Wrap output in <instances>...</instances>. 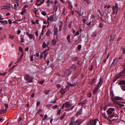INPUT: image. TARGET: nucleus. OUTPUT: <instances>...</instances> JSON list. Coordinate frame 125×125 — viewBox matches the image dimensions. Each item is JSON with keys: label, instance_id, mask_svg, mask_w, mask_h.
Wrapping results in <instances>:
<instances>
[{"label": "nucleus", "instance_id": "nucleus-1", "mask_svg": "<svg viewBox=\"0 0 125 125\" xmlns=\"http://www.w3.org/2000/svg\"><path fill=\"white\" fill-rule=\"evenodd\" d=\"M84 121H81V119L79 118H78L75 120L74 117H72L70 119V122L69 125H79L81 124Z\"/></svg>", "mask_w": 125, "mask_h": 125}, {"label": "nucleus", "instance_id": "nucleus-2", "mask_svg": "<svg viewBox=\"0 0 125 125\" xmlns=\"http://www.w3.org/2000/svg\"><path fill=\"white\" fill-rule=\"evenodd\" d=\"M110 95L111 97V99L115 103L118 104L119 102L117 100H121L123 99L122 97L119 96L114 97V94L113 91H111L110 93Z\"/></svg>", "mask_w": 125, "mask_h": 125}, {"label": "nucleus", "instance_id": "nucleus-3", "mask_svg": "<svg viewBox=\"0 0 125 125\" xmlns=\"http://www.w3.org/2000/svg\"><path fill=\"white\" fill-rule=\"evenodd\" d=\"M63 104L64 105V107L67 108L65 110V111H70L72 110L75 106L74 105L71 107V105L68 102H66L63 103Z\"/></svg>", "mask_w": 125, "mask_h": 125}, {"label": "nucleus", "instance_id": "nucleus-4", "mask_svg": "<svg viewBox=\"0 0 125 125\" xmlns=\"http://www.w3.org/2000/svg\"><path fill=\"white\" fill-rule=\"evenodd\" d=\"M125 75V70L124 69L115 77L113 80V82H115L118 79L122 77L123 76Z\"/></svg>", "mask_w": 125, "mask_h": 125}, {"label": "nucleus", "instance_id": "nucleus-5", "mask_svg": "<svg viewBox=\"0 0 125 125\" xmlns=\"http://www.w3.org/2000/svg\"><path fill=\"white\" fill-rule=\"evenodd\" d=\"M112 9L113 10L112 14H115V15H116L119 10V9L118 7V5L117 3H115V5L113 6Z\"/></svg>", "mask_w": 125, "mask_h": 125}, {"label": "nucleus", "instance_id": "nucleus-6", "mask_svg": "<svg viewBox=\"0 0 125 125\" xmlns=\"http://www.w3.org/2000/svg\"><path fill=\"white\" fill-rule=\"evenodd\" d=\"M99 121L98 118L94 119H90L88 122L87 125H96L97 122Z\"/></svg>", "mask_w": 125, "mask_h": 125}, {"label": "nucleus", "instance_id": "nucleus-7", "mask_svg": "<svg viewBox=\"0 0 125 125\" xmlns=\"http://www.w3.org/2000/svg\"><path fill=\"white\" fill-rule=\"evenodd\" d=\"M100 19L103 22H106L108 21V16L107 14L105 16H104L103 17H101Z\"/></svg>", "mask_w": 125, "mask_h": 125}, {"label": "nucleus", "instance_id": "nucleus-8", "mask_svg": "<svg viewBox=\"0 0 125 125\" xmlns=\"http://www.w3.org/2000/svg\"><path fill=\"white\" fill-rule=\"evenodd\" d=\"M78 81H75L73 82H72V83H71V82H67V84L69 86L71 87H72L75 86H76L77 85Z\"/></svg>", "mask_w": 125, "mask_h": 125}, {"label": "nucleus", "instance_id": "nucleus-9", "mask_svg": "<svg viewBox=\"0 0 125 125\" xmlns=\"http://www.w3.org/2000/svg\"><path fill=\"white\" fill-rule=\"evenodd\" d=\"M59 9L60 10V12H61V10L60 9V6L59 4L55 5L53 7V10H55V12H56L57 9Z\"/></svg>", "mask_w": 125, "mask_h": 125}, {"label": "nucleus", "instance_id": "nucleus-10", "mask_svg": "<svg viewBox=\"0 0 125 125\" xmlns=\"http://www.w3.org/2000/svg\"><path fill=\"white\" fill-rule=\"evenodd\" d=\"M44 2V0H36V4L37 6H39L43 4Z\"/></svg>", "mask_w": 125, "mask_h": 125}, {"label": "nucleus", "instance_id": "nucleus-11", "mask_svg": "<svg viewBox=\"0 0 125 125\" xmlns=\"http://www.w3.org/2000/svg\"><path fill=\"white\" fill-rule=\"evenodd\" d=\"M54 35H57V33L58 32V27H57L56 25H55L54 26Z\"/></svg>", "mask_w": 125, "mask_h": 125}, {"label": "nucleus", "instance_id": "nucleus-12", "mask_svg": "<svg viewBox=\"0 0 125 125\" xmlns=\"http://www.w3.org/2000/svg\"><path fill=\"white\" fill-rule=\"evenodd\" d=\"M67 90L65 89L61 88L60 90V92L61 94H64L66 92Z\"/></svg>", "mask_w": 125, "mask_h": 125}, {"label": "nucleus", "instance_id": "nucleus-13", "mask_svg": "<svg viewBox=\"0 0 125 125\" xmlns=\"http://www.w3.org/2000/svg\"><path fill=\"white\" fill-rule=\"evenodd\" d=\"M58 40L57 36L55 39H52V44L53 45H54L55 44Z\"/></svg>", "mask_w": 125, "mask_h": 125}, {"label": "nucleus", "instance_id": "nucleus-14", "mask_svg": "<svg viewBox=\"0 0 125 125\" xmlns=\"http://www.w3.org/2000/svg\"><path fill=\"white\" fill-rule=\"evenodd\" d=\"M68 3V7L69 9L71 10L73 8V6L71 4V2L70 1H68L67 2Z\"/></svg>", "mask_w": 125, "mask_h": 125}, {"label": "nucleus", "instance_id": "nucleus-15", "mask_svg": "<svg viewBox=\"0 0 125 125\" xmlns=\"http://www.w3.org/2000/svg\"><path fill=\"white\" fill-rule=\"evenodd\" d=\"M26 34L28 36L29 38L30 39H32L34 36L32 34H29L28 32H26Z\"/></svg>", "mask_w": 125, "mask_h": 125}, {"label": "nucleus", "instance_id": "nucleus-16", "mask_svg": "<svg viewBox=\"0 0 125 125\" xmlns=\"http://www.w3.org/2000/svg\"><path fill=\"white\" fill-rule=\"evenodd\" d=\"M49 43H47V44L45 42H43L42 44V47L43 48H44L46 47L49 45Z\"/></svg>", "mask_w": 125, "mask_h": 125}, {"label": "nucleus", "instance_id": "nucleus-17", "mask_svg": "<svg viewBox=\"0 0 125 125\" xmlns=\"http://www.w3.org/2000/svg\"><path fill=\"white\" fill-rule=\"evenodd\" d=\"M115 35H112L111 36V38L110 39V41H113L115 39Z\"/></svg>", "mask_w": 125, "mask_h": 125}, {"label": "nucleus", "instance_id": "nucleus-18", "mask_svg": "<svg viewBox=\"0 0 125 125\" xmlns=\"http://www.w3.org/2000/svg\"><path fill=\"white\" fill-rule=\"evenodd\" d=\"M30 78L29 75H27L25 74L24 75V78L26 80H29Z\"/></svg>", "mask_w": 125, "mask_h": 125}, {"label": "nucleus", "instance_id": "nucleus-19", "mask_svg": "<svg viewBox=\"0 0 125 125\" xmlns=\"http://www.w3.org/2000/svg\"><path fill=\"white\" fill-rule=\"evenodd\" d=\"M103 82H102V79L101 77H100L99 79V82L98 84H99V85H100V87H101V86L102 85V83H103Z\"/></svg>", "mask_w": 125, "mask_h": 125}, {"label": "nucleus", "instance_id": "nucleus-20", "mask_svg": "<svg viewBox=\"0 0 125 125\" xmlns=\"http://www.w3.org/2000/svg\"><path fill=\"white\" fill-rule=\"evenodd\" d=\"M98 89L97 88H94V89L93 91V94L94 95H95L97 93V91Z\"/></svg>", "mask_w": 125, "mask_h": 125}, {"label": "nucleus", "instance_id": "nucleus-21", "mask_svg": "<svg viewBox=\"0 0 125 125\" xmlns=\"http://www.w3.org/2000/svg\"><path fill=\"white\" fill-rule=\"evenodd\" d=\"M118 84H119L120 85L125 84V80H123L120 81L119 83Z\"/></svg>", "mask_w": 125, "mask_h": 125}, {"label": "nucleus", "instance_id": "nucleus-22", "mask_svg": "<svg viewBox=\"0 0 125 125\" xmlns=\"http://www.w3.org/2000/svg\"><path fill=\"white\" fill-rule=\"evenodd\" d=\"M6 112V110L4 109H1L0 110V115L4 113H5Z\"/></svg>", "mask_w": 125, "mask_h": 125}, {"label": "nucleus", "instance_id": "nucleus-23", "mask_svg": "<svg viewBox=\"0 0 125 125\" xmlns=\"http://www.w3.org/2000/svg\"><path fill=\"white\" fill-rule=\"evenodd\" d=\"M102 115L103 116V117L105 119H108V117L106 115V114L105 113H102Z\"/></svg>", "mask_w": 125, "mask_h": 125}, {"label": "nucleus", "instance_id": "nucleus-24", "mask_svg": "<svg viewBox=\"0 0 125 125\" xmlns=\"http://www.w3.org/2000/svg\"><path fill=\"white\" fill-rule=\"evenodd\" d=\"M82 17L83 18L86 17V12L85 11L83 12L82 14Z\"/></svg>", "mask_w": 125, "mask_h": 125}, {"label": "nucleus", "instance_id": "nucleus-25", "mask_svg": "<svg viewBox=\"0 0 125 125\" xmlns=\"http://www.w3.org/2000/svg\"><path fill=\"white\" fill-rule=\"evenodd\" d=\"M62 21H60V24L59 26V31H61L62 29Z\"/></svg>", "mask_w": 125, "mask_h": 125}, {"label": "nucleus", "instance_id": "nucleus-26", "mask_svg": "<svg viewBox=\"0 0 125 125\" xmlns=\"http://www.w3.org/2000/svg\"><path fill=\"white\" fill-rule=\"evenodd\" d=\"M51 31L50 30H48L46 33V35L47 36H49L51 34Z\"/></svg>", "mask_w": 125, "mask_h": 125}, {"label": "nucleus", "instance_id": "nucleus-27", "mask_svg": "<svg viewBox=\"0 0 125 125\" xmlns=\"http://www.w3.org/2000/svg\"><path fill=\"white\" fill-rule=\"evenodd\" d=\"M82 102V105H85L87 103V99H86L85 100H83Z\"/></svg>", "mask_w": 125, "mask_h": 125}, {"label": "nucleus", "instance_id": "nucleus-28", "mask_svg": "<svg viewBox=\"0 0 125 125\" xmlns=\"http://www.w3.org/2000/svg\"><path fill=\"white\" fill-rule=\"evenodd\" d=\"M51 91V90H45L44 91V93L46 94H49L50 92Z\"/></svg>", "mask_w": 125, "mask_h": 125}, {"label": "nucleus", "instance_id": "nucleus-29", "mask_svg": "<svg viewBox=\"0 0 125 125\" xmlns=\"http://www.w3.org/2000/svg\"><path fill=\"white\" fill-rule=\"evenodd\" d=\"M67 39L68 41V42H71V41L70 40V35L69 34L68 35L67 37Z\"/></svg>", "mask_w": 125, "mask_h": 125}, {"label": "nucleus", "instance_id": "nucleus-30", "mask_svg": "<svg viewBox=\"0 0 125 125\" xmlns=\"http://www.w3.org/2000/svg\"><path fill=\"white\" fill-rule=\"evenodd\" d=\"M16 66V65H14L8 71V72H11L12 70H13L14 68H15Z\"/></svg>", "mask_w": 125, "mask_h": 125}, {"label": "nucleus", "instance_id": "nucleus-31", "mask_svg": "<svg viewBox=\"0 0 125 125\" xmlns=\"http://www.w3.org/2000/svg\"><path fill=\"white\" fill-rule=\"evenodd\" d=\"M76 67V65L74 64H73L71 66V68L72 69H74V70H75Z\"/></svg>", "mask_w": 125, "mask_h": 125}, {"label": "nucleus", "instance_id": "nucleus-32", "mask_svg": "<svg viewBox=\"0 0 125 125\" xmlns=\"http://www.w3.org/2000/svg\"><path fill=\"white\" fill-rule=\"evenodd\" d=\"M106 112L108 115H110L112 114V112L110 111V110H109L108 109V110Z\"/></svg>", "mask_w": 125, "mask_h": 125}, {"label": "nucleus", "instance_id": "nucleus-33", "mask_svg": "<svg viewBox=\"0 0 125 125\" xmlns=\"http://www.w3.org/2000/svg\"><path fill=\"white\" fill-rule=\"evenodd\" d=\"M65 7H64L62 11V13L63 15H65Z\"/></svg>", "mask_w": 125, "mask_h": 125}, {"label": "nucleus", "instance_id": "nucleus-34", "mask_svg": "<svg viewBox=\"0 0 125 125\" xmlns=\"http://www.w3.org/2000/svg\"><path fill=\"white\" fill-rule=\"evenodd\" d=\"M82 113V111L81 110L80 111L77 112L76 114L77 115H80Z\"/></svg>", "mask_w": 125, "mask_h": 125}, {"label": "nucleus", "instance_id": "nucleus-35", "mask_svg": "<svg viewBox=\"0 0 125 125\" xmlns=\"http://www.w3.org/2000/svg\"><path fill=\"white\" fill-rule=\"evenodd\" d=\"M65 113H63L62 116H61L60 117V119L61 120H62L63 119V118L65 116Z\"/></svg>", "mask_w": 125, "mask_h": 125}, {"label": "nucleus", "instance_id": "nucleus-36", "mask_svg": "<svg viewBox=\"0 0 125 125\" xmlns=\"http://www.w3.org/2000/svg\"><path fill=\"white\" fill-rule=\"evenodd\" d=\"M7 72L2 73H0V76H4L6 74H7Z\"/></svg>", "mask_w": 125, "mask_h": 125}, {"label": "nucleus", "instance_id": "nucleus-37", "mask_svg": "<svg viewBox=\"0 0 125 125\" xmlns=\"http://www.w3.org/2000/svg\"><path fill=\"white\" fill-rule=\"evenodd\" d=\"M48 53V52H47L46 53H43L44 54V59H46V56L47 55Z\"/></svg>", "mask_w": 125, "mask_h": 125}, {"label": "nucleus", "instance_id": "nucleus-38", "mask_svg": "<svg viewBox=\"0 0 125 125\" xmlns=\"http://www.w3.org/2000/svg\"><path fill=\"white\" fill-rule=\"evenodd\" d=\"M107 105L106 104H105L104 105V111H106V110L107 109Z\"/></svg>", "mask_w": 125, "mask_h": 125}, {"label": "nucleus", "instance_id": "nucleus-39", "mask_svg": "<svg viewBox=\"0 0 125 125\" xmlns=\"http://www.w3.org/2000/svg\"><path fill=\"white\" fill-rule=\"evenodd\" d=\"M14 37V36L13 35H11L10 34L9 35V38L11 39H12Z\"/></svg>", "mask_w": 125, "mask_h": 125}, {"label": "nucleus", "instance_id": "nucleus-40", "mask_svg": "<svg viewBox=\"0 0 125 125\" xmlns=\"http://www.w3.org/2000/svg\"><path fill=\"white\" fill-rule=\"evenodd\" d=\"M87 96L88 97L91 98L92 96V93H88L87 94Z\"/></svg>", "mask_w": 125, "mask_h": 125}, {"label": "nucleus", "instance_id": "nucleus-41", "mask_svg": "<svg viewBox=\"0 0 125 125\" xmlns=\"http://www.w3.org/2000/svg\"><path fill=\"white\" fill-rule=\"evenodd\" d=\"M104 24L102 23H100L99 24V26L101 28H102Z\"/></svg>", "mask_w": 125, "mask_h": 125}, {"label": "nucleus", "instance_id": "nucleus-42", "mask_svg": "<svg viewBox=\"0 0 125 125\" xmlns=\"http://www.w3.org/2000/svg\"><path fill=\"white\" fill-rule=\"evenodd\" d=\"M53 16H51L50 17V21H53Z\"/></svg>", "mask_w": 125, "mask_h": 125}, {"label": "nucleus", "instance_id": "nucleus-43", "mask_svg": "<svg viewBox=\"0 0 125 125\" xmlns=\"http://www.w3.org/2000/svg\"><path fill=\"white\" fill-rule=\"evenodd\" d=\"M22 58L21 57H20L18 58V59L17 62L18 63V62H21V60H22Z\"/></svg>", "mask_w": 125, "mask_h": 125}, {"label": "nucleus", "instance_id": "nucleus-44", "mask_svg": "<svg viewBox=\"0 0 125 125\" xmlns=\"http://www.w3.org/2000/svg\"><path fill=\"white\" fill-rule=\"evenodd\" d=\"M109 110H110V111H111L112 112L113 111H114L115 110V109L113 108H110L108 109Z\"/></svg>", "mask_w": 125, "mask_h": 125}, {"label": "nucleus", "instance_id": "nucleus-45", "mask_svg": "<svg viewBox=\"0 0 125 125\" xmlns=\"http://www.w3.org/2000/svg\"><path fill=\"white\" fill-rule=\"evenodd\" d=\"M26 10L25 9L21 12V14L22 15H23L24 13H25L26 12Z\"/></svg>", "mask_w": 125, "mask_h": 125}, {"label": "nucleus", "instance_id": "nucleus-46", "mask_svg": "<svg viewBox=\"0 0 125 125\" xmlns=\"http://www.w3.org/2000/svg\"><path fill=\"white\" fill-rule=\"evenodd\" d=\"M72 21H71L70 22H69V23L68 24V27L70 28H71V26H72Z\"/></svg>", "mask_w": 125, "mask_h": 125}, {"label": "nucleus", "instance_id": "nucleus-47", "mask_svg": "<svg viewBox=\"0 0 125 125\" xmlns=\"http://www.w3.org/2000/svg\"><path fill=\"white\" fill-rule=\"evenodd\" d=\"M67 28V26L65 25L64 26L63 28V31L64 32H66V30Z\"/></svg>", "mask_w": 125, "mask_h": 125}, {"label": "nucleus", "instance_id": "nucleus-48", "mask_svg": "<svg viewBox=\"0 0 125 125\" xmlns=\"http://www.w3.org/2000/svg\"><path fill=\"white\" fill-rule=\"evenodd\" d=\"M41 14L45 16L46 15V13L44 11H42L41 13Z\"/></svg>", "mask_w": 125, "mask_h": 125}, {"label": "nucleus", "instance_id": "nucleus-49", "mask_svg": "<svg viewBox=\"0 0 125 125\" xmlns=\"http://www.w3.org/2000/svg\"><path fill=\"white\" fill-rule=\"evenodd\" d=\"M93 65H91L90 67L89 68V69L91 71H92L93 69Z\"/></svg>", "mask_w": 125, "mask_h": 125}, {"label": "nucleus", "instance_id": "nucleus-50", "mask_svg": "<svg viewBox=\"0 0 125 125\" xmlns=\"http://www.w3.org/2000/svg\"><path fill=\"white\" fill-rule=\"evenodd\" d=\"M121 88L123 91H125V85L121 86Z\"/></svg>", "mask_w": 125, "mask_h": 125}, {"label": "nucleus", "instance_id": "nucleus-51", "mask_svg": "<svg viewBox=\"0 0 125 125\" xmlns=\"http://www.w3.org/2000/svg\"><path fill=\"white\" fill-rule=\"evenodd\" d=\"M52 104H47L46 105V106L48 108H50V107L52 105Z\"/></svg>", "mask_w": 125, "mask_h": 125}, {"label": "nucleus", "instance_id": "nucleus-52", "mask_svg": "<svg viewBox=\"0 0 125 125\" xmlns=\"http://www.w3.org/2000/svg\"><path fill=\"white\" fill-rule=\"evenodd\" d=\"M82 47V45L81 44H79L78 47V50H80Z\"/></svg>", "mask_w": 125, "mask_h": 125}, {"label": "nucleus", "instance_id": "nucleus-53", "mask_svg": "<svg viewBox=\"0 0 125 125\" xmlns=\"http://www.w3.org/2000/svg\"><path fill=\"white\" fill-rule=\"evenodd\" d=\"M19 51L20 52H23V50L22 49V48L21 47H19Z\"/></svg>", "mask_w": 125, "mask_h": 125}, {"label": "nucleus", "instance_id": "nucleus-54", "mask_svg": "<svg viewBox=\"0 0 125 125\" xmlns=\"http://www.w3.org/2000/svg\"><path fill=\"white\" fill-rule=\"evenodd\" d=\"M48 49L45 50H44V51H43V52H43V53H46L47 52H46L48 51L49 49V47H48Z\"/></svg>", "mask_w": 125, "mask_h": 125}, {"label": "nucleus", "instance_id": "nucleus-55", "mask_svg": "<svg viewBox=\"0 0 125 125\" xmlns=\"http://www.w3.org/2000/svg\"><path fill=\"white\" fill-rule=\"evenodd\" d=\"M57 99L56 98L54 100L52 101L51 102L52 103L54 104H55L56 103V100Z\"/></svg>", "mask_w": 125, "mask_h": 125}, {"label": "nucleus", "instance_id": "nucleus-56", "mask_svg": "<svg viewBox=\"0 0 125 125\" xmlns=\"http://www.w3.org/2000/svg\"><path fill=\"white\" fill-rule=\"evenodd\" d=\"M121 49L123 50V53L124 54L125 53V49L123 47H121Z\"/></svg>", "mask_w": 125, "mask_h": 125}, {"label": "nucleus", "instance_id": "nucleus-57", "mask_svg": "<svg viewBox=\"0 0 125 125\" xmlns=\"http://www.w3.org/2000/svg\"><path fill=\"white\" fill-rule=\"evenodd\" d=\"M30 60L31 61H32L33 60V55H32L31 56V57L30 58Z\"/></svg>", "mask_w": 125, "mask_h": 125}, {"label": "nucleus", "instance_id": "nucleus-58", "mask_svg": "<svg viewBox=\"0 0 125 125\" xmlns=\"http://www.w3.org/2000/svg\"><path fill=\"white\" fill-rule=\"evenodd\" d=\"M49 22V21H43V23L44 24H47Z\"/></svg>", "mask_w": 125, "mask_h": 125}, {"label": "nucleus", "instance_id": "nucleus-59", "mask_svg": "<svg viewBox=\"0 0 125 125\" xmlns=\"http://www.w3.org/2000/svg\"><path fill=\"white\" fill-rule=\"evenodd\" d=\"M114 115L112 114L111 115L109 116H108V118H111L114 116Z\"/></svg>", "mask_w": 125, "mask_h": 125}, {"label": "nucleus", "instance_id": "nucleus-60", "mask_svg": "<svg viewBox=\"0 0 125 125\" xmlns=\"http://www.w3.org/2000/svg\"><path fill=\"white\" fill-rule=\"evenodd\" d=\"M58 107V106L57 105H54L52 107V109H54Z\"/></svg>", "mask_w": 125, "mask_h": 125}, {"label": "nucleus", "instance_id": "nucleus-61", "mask_svg": "<svg viewBox=\"0 0 125 125\" xmlns=\"http://www.w3.org/2000/svg\"><path fill=\"white\" fill-rule=\"evenodd\" d=\"M53 1L52 0H47V2L52 3L53 2Z\"/></svg>", "mask_w": 125, "mask_h": 125}, {"label": "nucleus", "instance_id": "nucleus-62", "mask_svg": "<svg viewBox=\"0 0 125 125\" xmlns=\"http://www.w3.org/2000/svg\"><path fill=\"white\" fill-rule=\"evenodd\" d=\"M79 58V57H76L74 58L73 59V61H76Z\"/></svg>", "mask_w": 125, "mask_h": 125}, {"label": "nucleus", "instance_id": "nucleus-63", "mask_svg": "<svg viewBox=\"0 0 125 125\" xmlns=\"http://www.w3.org/2000/svg\"><path fill=\"white\" fill-rule=\"evenodd\" d=\"M44 82L45 80H43L42 81H41L39 83L41 84H42Z\"/></svg>", "mask_w": 125, "mask_h": 125}, {"label": "nucleus", "instance_id": "nucleus-64", "mask_svg": "<svg viewBox=\"0 0 125 125\" xmlns=\"http://www.w3.org/2000/svg\"><path fill=\"white\" fill-rule=\"evenodd\" d=\"M4 106L6 107V109L5 110H6V109L8 107V104L7 103L5 104H4Z\"/></svg>", "mask_w": 125, "mask_h": 125}]
</instances>
